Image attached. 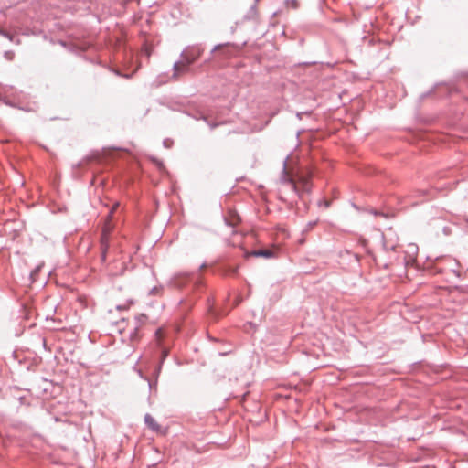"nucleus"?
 Here are the masks:
<instances>
[{
	"label": "nucleus",
	"mask_w": 468,
	"mask_h": 468,
	"mask_svg": "<svg viewBox=\"0 0 468 468\" xmlns=\"http://www.w3.org/2000/svg\"><path fill=\"white\" fill-rule=\"evenodd\" d=\"M17 354H18V353L13 352V353H12V356H13L14 358H18Z\"/></svg>",
	"instance_id": "nucleus-10"
},
{
	"label": "nucleus",
	"mask_w": 468,
	"mask_h": 468,
	"mask_svg": "<svg viewBox=\"0 0 468 468\" xmlns=\"http://www.w3.org/2000/svg\"><path fill=\"white\" fill-rule=\"evenodd\" d=\"M197 57L188 58L187 56H185L183 60L176 62L175 64V75H178L180 71H184L186 69V68L193 63L196 60Z\"/></svg>",
	"instance_id": "nucleus-3"
},
{
	"label": "nucleus",
	"mask_w": 468,
	"mask_h": 468,
	"mask_svg": "<svg viewBox=\"0 0 468 468\" xmlns=\"http://www.w3.org/2000/svg\"><path fill=\"white\" fill-rule=\"evenodd\" d=\"M24 399H25V397H23V396L18 397V400L20 401L21 404H24Z\"/></svg>",
	"instance_id": "nucleus-9"
},
{
	"label": "nucleus",
	"mask_w": 468,
	"mask_h": 468,
	"mask_svg": "<svg viewBox=\"0 0 468 468\" xmlns=\"http://www.w3.org/2000/svg\"><path fill=\"white\" fill-rule=\"evenodd\" d=\"M311 175H300L298 181L296 182L287 172L286 165L283 167L282 183L291 185L292 190L297 194L302 192H309L311 189L310 186Z\"/></svg>",
	"instance_id": "nucleus-1"
},
{
	"label": "nucleus",
	"mask_w": 468,
	"mask_h": 468,
	"mask_svg": "<svg viewBox=\"0 0 468 468\" xmlns=\"http://www.w3.org/2000/svg\"><path fill=\"white\" fill-rule=\"evenodd\" d=\"M0 35H3L5 37H10L8 33H6V32H5V31H3L1 29H0Z\"/></svg>",
	"instance_id": "nucleus-8"
},
{
	"label": "nucleus",
	"mask_w": 468,
	"mask_h": 468,
	"mask_svg": "<svg viewBox=\"0 0 468 468\" xmlns=\"http://www.w3.org/2000/svg\"><path fill=\"white\" fill-rule=\"evenodd\" d=\"M138 374H139V376H140L141 378H144L143 372H142L141 370H138Z\"/></svg>",
	"instance_id": "nucleus-11"
},
{
	"label": "nucleus",
	"mask_w": 468,
	"mask_h": 468,
	"mask_svg": "<svg viewBox=\"0 0 468 468\" xmlns=\"http://www.w3.org/2000/svg\"><path fill=\"white\" fill-rule=\"evenodd\" d=\"M155 335H156L157 339L159 340V339H160V337H161V336H162V335H163V329H161V328H160V329H158V330L156 331V334H155Z\"/></svg>",
	"instance_id": "nucleus-7"
},
{
	"label": "nucleus",
	"mask_w": 468,
	"mask_h": 468,
	"mask_svg": "<svg viewBox=\"0 0 468 468\" xmlns=\"http://www.w3.org/2000/svg\"><path fill=\"white\" fill-rule=\"evenodd\" d=\"M250 255L255 256V257L270 258L272 256V251L270 250H259L252 251L250 253Z\"/></svg>",
	"instance_id": "nucleus-6"
},
{
	"label": "nucleus",
	"mask_w": 468,
	"mask_h": 468,
	"mask_svg": "<svg viewBox=\"0 0 468 468\" xmlns=\"http://www.w3.org/2000/svg\"><path fill=\"white\" fill-rule=\"evenodd\" d=\"M144 422H145L146 426L154 431H158L161 429V426L155 421L154 417L149 413H146L144 415Z\"/></svg>",
	"instance_id": "nucleus-5"
},
{
	"label": "nucleus",
	"mask_w": 468,
	"mask_h": 468,
	"mask_svg": "<svg viewBox=\"0 0 468 468\" xmlns=\"http://www.w3.org/2000/svg\"><path fill=\"white\" fill-rule=\"evenodd\" d=\"M13 389L14 390H19V388L18 387H14Z\"/></svg>",
	"instance_id": "nucleus-13"
},
{
	"label": "nucleus",
	"mask_w": 468,
	"mask_h": 468,
	"mask_svg": "<svg viewBox=\"0 0 468 468\" xmlns=\"http://www.w3.org/2000/svg\"><path fill=\"white\" fill-rule=\"evenodd\" d=\"M228 354H229V353H225V352L219 353V355H221V356H226V355H228Z\"/></svg>",
	"instance_id": "nucleus-12"
},
{
	"label": "nucleus",
	"mask_w": 468,
	"mask_h": 468,
	"mask_svg": "<svg viewBox=\"0 0 468 468\" xmlns=\"http://www.w3.org/2000/svg\"><path fill=\"white\" fill-rule=\"evenodd\" d=\"M176 359L177 364H180L179 359L177 357Z\"/></svg>",
	"instance_id": "nucleus-15"
},
{
	"label": "nucleus",
	"mask_w": 468,
	"mask_h": 468,
	"mask_svg": "<svg viewBox=\"0 0 468 468\" xmlns=\"http://www.w3.org/2000/svg\"><path fill=\"white\" fill-rule=\"evenodd\" d=\"M226 223L231 227H236L240 222V217L232 209H229L225 216Z\"/></svg>",
	"instance_id": "nucleus-4"
},
{
	"label": "nucleus",
	"mask_w": 468,
	"mask_h": 468,
	"mask_svg": "<svg viewBox=\"0 0 468 468\" xmlns=\"http://www.w3.org/2000/svg\"><path fill=\"white\" fill-rule=\"evenodd\" d=\"M118 206H119L118 203L113 205V207H112L109 215L107 216V218H106V219L104 221L103 227H102L101 238V250H102V255H101L102 256V260L105 259L106 252H107L108 248H109L110 234L112 231V229H114V225L112 222V217L113 212L118 207Z\"/></svg>",
	"instance_id": "nucleus-2"
},
{
	"label": "nucleus",
	"mask_w": 468,
	"mask_h": 468,
	"mask_svg": "<svg viewBox=\"0 0 468 468\" xmlns=\"http://www.w3.org/2000/svg\"><path fill=\"white\" fill-rule=\"evenodd\" d=\"M161 370V366L159 365V367H157V372H159Z\"/></svg>",
	"instance_id": "nucleus-14"
}]
</instances>
